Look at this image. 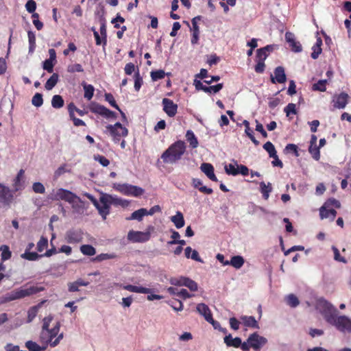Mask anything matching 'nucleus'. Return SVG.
Listing matches in <instances>:
<instances>
[{
  "label": "nucleus",
  "mask_w": 351,
  "mask_h": 351,
  "mask_svg": "<svg viewBox=\"0 0 351 351\" xmlns=\"http://www.w3.org/2000/svg\"><path fill=\"white\" fill-rule=\"evenodd\" d=\"M97 209L99 214L105 220L110 213V206H121L122 207H127L129 205V202L121 198L112 196L107 193H103L99 197L98 201L93 195L90 193H86L84 194Z\"/></svg>",
  "instance_id": "obj_1"
},
{
  "label": "nucleus",
  "mask_w": 351,
  "mask_h": 351,
  "mask_svg": "<svg viewBox=\"0 0 351 351\" xmlns=\"http://www.w3.org/2000/svg\"><path fill=\"white\" fill-rule=\"evenodd\" d=\"M51 199L55 201L63 200L71 205L73 213H82L84 211V202L80 197L71 191L62 188L58 189L51 194Z\"/></svg>",
  "instance_id": "obj_2"
},
{
  "label": "nucleus",
  "mask_w": 351,
  "mask_h": 351,
  "mask_svg": "<svg viewBox=\"0 0 351 351\" xmlns=\"http://www.w3.org/2000/svg\"><path fill=\"white\" fill-rule=\"evenodd\" d=\"M53 319V317L51 315L43 319L41 338L44 339V335H47V339L45 340L46 342L49 343L51 347H55L63 339L64 335L63 333L58 335L60 328V322H57L55 326L51 329H49V325Z\"/></svg>",
  "instance_id": "obj_3"
},
{
  "label": "nucleus",
  "mask_w": 351,
  "mask_h": 351,
  "mask_svg": "<svg viewBox=\"0 0 351 351\" xmlns=\"http://www.w3.org/2000/svg\"><path fill=\"white\" fill-rule=\"evenodd\" d=\"M186 151V145L184 141L178 140L172 143L162 154L160 158L165 164H175L182 158Z\"/></svg>",
  "instance_id": "obj_4"
},
{
  "label": "nucleus",
  "mask_w": 351,
  "mask_h": 351,
  "mask_svg": "<svg viewBox=\"0 0 351 351\" xmlns=\"http://www.w3.org/2000/svg\"><path fill=\"white\" fill-rule=\"evenodd\" d=\"M316 308L323 315L324 319L329 323L337 314V308L326 299L321 298L317 300Z\"/></svg>",
  "instance_id": "obj_5"
},
{
  "label": "nucleus",
  "mask_w": 351,
  "mask_h": 351,
  "mask_svg": "<svg viewBox=\"0 0 351 351\" xmlns=\"http://www.w3.org/2000/svg\"><path fill=\"white\" fill-rule=\"evenodd\" d=\"M328 324L335 326L340 332L351 333V319L346 315L337 316L336 314Z\"/></svg>",
  "instance_id": "obj_6"
},
{
  "label": "nucleus",
  "mask_w": 351,
  "mask_h": 351,
  "mask_svg": "<svg viewBox=\"0 0 351 351\" xmlns=\"http://www.w3.org/2000/svg\"><path fill=\"white\" fill-rule=\"evenodd\" d=\"M106 130L110 133L114 143H118L121 137H125L128 134V130L121 123L117 122L114 125H108Z\"/></svg>",
  "instance_id": "obj_7"
},
{
  "label": "nucleus",
  "mask_w": 351,
  "mask_h": 351,
  "mask_svg": "<svg viewBox=\"0 0 351 351\" xmlns=\"http://www.w3.org/2000/svg\"><path fill=\"white\" fill-rule=\"evenodd\" d=\"M248 347V351L252 348L255 351H260L261 349L267 343V340L265 337L259 335L257 332L251 334L246 341Z\"/></svg>",
  "instance_id": "obj_8"
},
{
  "label": "nucleus",
  "mask_w": 351,
  "mask_h": 351,
  "mask_svg": "<svg viewBox=\"0 0 351 351\" xmlns=\"http://www.w3.org/2000/svg\"><path fill=\"white\" fill-rule=\"evenodd\" d=\"M114 188L125 195L139 197L144 193L142 188L129 184H119Z\"/></svg>",
  "instance_id": "obj_9"
},
{
  "label": "nucleus",
  "mask_w": 351,
  "mask_h": 351,
  "mask_svg": "<svg viewBox=\"0 0 351 351\" xmlns=\"http://www.w3.org/2000/svg\"><path fill=\"white\" fill-rule=\"evenodd\" d=\"M90 110L93 113L99 114L106 119H117V114L114 112L101 104H93Z\"/></svg>",
  "instance_id": "obj_10"
},
{
  "label": "nucleus",
  "mask_w": 351,
  "mask_h": 351,
  "mask_svg": "<svg viewBox=\"0 0 351 351\" xmlns=\"http://www.w3.org/2000/svg\"><path fill=\"white\" fill-rule=\"evenodd\" d=\"M224 343L228 347H233L235 348H241L243 351H248V347L245 342L242 343L240 337L233 338L231 334L226 335L223 339Z\"/></svg>",
  "instance_id": "obj_11"
},
{
  "label": "nucleus",
  "mask_w": 351,
  "mask_h": 351,
  "mask_svg": "<svg viewBox=\"0 0 351 351\" xmlns=\"http://www.w3.org/2000/svg\"><path fill=\"white\" fill-rule=\"evenodd\" d=\"M44 289L43 287H38L34 285H28V284L21 287L20 289H16L19 299L24 298L27 296H30L40 291H42Z\"/></svg>",
  "instance_id": "obj_12"
},
{
  "label": "nucleus",
  "mask_w": 351,
  "mask_h": 351,
  "mask_svg": "<svg viewBox=\"0 0 351 351\" xmlns=\"http://www.w3.org/2000/svg\"><path fill=\"white\" fill-rule=\"evenodd\" d=\"M128 239L133 242H145L149 240L150 233L149 232L130 230L128 232Z\"/></svg>",
  "instance_id": "obj_13"
},
{
  "label": "nucleus",
  "mask_w": 351,
  "mask_h": 351,
  "mask_svg": "<svg viewBox=\"0 0 351 351\" xmlns=\"http://www.w3.org/2000/svg\"><path fill=\"white\" fill-rule=\"evenodd\" d=\"M163 110L169 117H173L178 112V105L171 99L164 98L162 101Z\"/></svg>",
  "instance_id": "obj_14"
},
{
  "label": "nucleus",
  "mask_w": 351,
  "mask_h": 351,
  "mask_svg": "<svg viewBox=\"0 0 351 351\" xmlns=\"http://www.w3.org/2000/svg\"><path fill=\"white\" fill-rule=\"evenodd\" d=\"M13 199V195L10 189L0 184V203L9 206Z\"/></svg>",
  "instance_id": "obj_15"
},
{
  "label": "nucleus",
  "mask_w": 351,
  "mask_h": 351,
  "mask_svg": "<svg viewBox=\"0 0 351 351\" xmlns=\"http://www.w3.org/2000/svg\"><path fill=\"white\" fill-rule=\"evenodd\" d=\"M348 101V95L346 93H341L339 95L333 96L332 103L335 108H344Z\"/></svg>",
  "instance_id": "obj_16"
},
{
  "label": "nucleus",
  "mask_w": 351,
  "mask_h": 351,
  "mask_svg": "<svg viewBox=\"0 0 351 351\" xmlns=\"http://www.w3.org/2000/svg\"><path fill=\"white\" fill-rule=\"evenodd\" d=\"M274 77L272 75H271L270 77L271 82L273 84H275L276 82L283 84L287 81L285 69L282 66H277L274 70Z\"/></svg>",
  "instance_id": "obj_17"
},
{
  "label": "nucleus",
  "mask_w": 351,
  "mask_h": 351,
  "mask_svg": "<svg viewBox=\"0 0 351 351\" xmlns=\"http://www.w3.org/2000/svg\"><path fill=\"white\" fill-rule=\"evenodd\" d=\"M286 41L289 43L291 50L294 52H300L302 50V45L299 42L295 41V36L291 32H287L285 34Z\"/></svg>",
  "instance_id": "obj_18"
},
{
  "label": "nucleus",
  "mask_w": 351,
  "mask_h": 351,
  "mask_svg": "<svg viewBox=\"0 0 351 351\" xmlns=\"http://www.w3.org/2000/svg\"><path fill=\"white\" fill-rule=\"evenodd\" d=\"M82 233L80 230H71L66 232V240L69 243H78L82 241Z\"/></svg>",
  "instance_id": "obj_19"
},
{
  "label": "nucleus",
  "mask_w": 351,
  "mask_h": 351,
  "mask_svg": "<svg viewBox=\"0 0 351 351\" xmlns=\"http://www.w3.org/2000/svg\"><path fill=\"white\" fill-rule=\"evenodd\" d=\"M200 169L210 180L213 182H218L217 178L214 173V167L210 163H202L200 166Z\"/></svg>",
  "instance_id": "obj_20"
},
{
  "label": "nucleus",
  "mask_w": 351,
  "mask_h": 351,
  "mask_svg": "<svg viewBox=\"0 0 351 351\" xmlns=\"http://www.w3.org/2000/svg\"><path fill=\"white\" fill-rule=\"evenodd\" d=\"M325 204L321 207L319 210V215L321 219L330 218L333 221L337 215V211L334 208H328Z\"/></svg>",
  "instance_id": "obj_21"
},
{
  "label": "nucleus",
  "mask_w": 351,
  "mask_h": 351,
  "mask_svg": "<svg viewBox=\"0 0 351 351\" xmlns=\"http://www.w3.org/2000/svg\"><path fill=\"white\" fill-rule=\"evenodd\" d=\"M243 324L248 328L258 329L259 325L258 322L253 316L243 315L241 317Z\"/></svg>",
  "instance_id": "obj_22"
},
{
  "label": "nucleus",
  "mask_w": 351,
  "mask_h": 351,
  "mask_svg": "<svg viewBox=\"0 0 351 351\" xmlns=\"http://www.w3.org/2000/svg\"><path fill=\"white\" fill-rule=\"evenodd\" d=\"M197 311L202 315H203L206 321L212 320V313L209 307L204 304L200 303L197 305Z\"/></svg>",
  "instance_id": "obj_23"
},
{
  "label": "nucleus",
  "mask_w": 351,
  "mask_h": 351,
  "mask_svg": "<svg viewBox=\"0 0 351 351\" xmlns=\"http://www.w3.org/2000/svg\"><path fill=\"white\" fill-rule=\"evenodd\" d=\"M192 185L195 189H197L201 193L204 194H212L213 191L210 188H208L202 185V182L198 178L192 179Z\"/></svg>",
  "instance_id": "obj_24"
},
{
  "label": "nucleus",
  "mask_w": 351,
  "mask_h": 351,
  "mask_svg": "<svg viewBox=\"0 0 351 351\" xmlns=\"http://www.w3.org/2000/svg\"><path fill=\"white\" fill-rule=\"evenodd\" d=\"M122 288L125 290L129 291L130 292L138 293H149L152 292V290L149 288L143 287H138L132 285H127L121 286Z\"/></svg>",
  "instance_id": "obj_25"
},
{
  "label": "nucleus",
  "mask_w": 351,
  "mask_h": 351,
  "mask_svg": "<svg viewBox=\"0 0 351 351\" xmlns=\"http://www.w3.org/2000/svg\"><path fill=\"white\" fill-rule=\"evenodd\" d=\"M89 282L84 281V280L79 278L76 281L68 283V290L69 292L79 291V287L82 286H88Z\"/></svg>",
  "instance_id": "obj_26"
},
{
  "label": "nucleus",
  "mask_w": 351,
  "mask_h": 351,
  "mask_svg": "<svg viewBox=\"0 0 351 351\" xmlns=\"http://www.w3.org/2000/svg\"><path fill=\"white\" fill-rule=\"evenodd\" d=\"M185 137L187 142L189 143L190 147L192 149H195L198 147L199 142L197 138L196 137V136L195 135L194 132L192 130H187L186 132Z\"/></svg>",
  "instance_id": "obj_27"
},
{
  "label": "nucleus",
  "mask_w": 351,
  "mask_h": 351,
  "mask_svg": "<svg viewBox=\"0 0 351 351\" xmlns=\"http://www.w3.org/2000/svg\"><path fill=\"white\" fill-rule=\"evenodd\" d=\"M171 221L178 229L182 228L185 223L183 214L180 211H178L176 215L172 216L171 217Z\"/></svg>",
  "instance_id": "obj_28"
},
{
  "label": "nucleus",
  "mask_w": 351,
  "mask_h": 351,
  "mask_svg": "<svg viewBox=\"0 0 351 351\" xmlns=\"http://www.w3.org/2000/svg\"><path fill=\"white\" fill-rule=\"evenodd\" d=\"M145 215H147V210L145 208H141L134 212H133L131 216L128 218V219L133 220L136 219L138 221H141L143 217Z\"/></svg>",
  "instance_id": "obj_29"
},
{
  "label": "nucleus",
  "mask_w": 351,
  "mask_h": 351,
  "mask_svg": "<svg viewBox=\"0 0 351 351\" xmlns=\"http://www.w3.org/2000/svg\"><path fill=\"white\" fill-rule=\"evenodd\" d=\"M28 41H29V53L32 54L34 52L36 44V36L34 32L29 31L27 32Z\"/></svg>",
  "instance_id": "obj_30"
},
{
  "label": "nucleus",
  "mask_w": 351,
  "mask_h": 351,
  "mask_svg": "<svg viewBox=\"0 0 351 351\" xmlns=\"http://www.w3.org/2000/svg\"><path fill=\"white\" fill-rule=\"evenodd\" d=\"M45 302V301L41 302L36 306H34L31 307L27 312V321L28 322H32L36 316L39 308H40L41 305Z\"/></svg>",
  "instance_id": "obj_31"
},
{
  "label": "nucleus",
  "mask_w": 351,
  "mask_h": 351,
  "mask_svg": "<svg viewBox=\"0 0 351 351\" xmlns=\"http://www.w3.org/2000/svg\"><path fill=\"white\" fill-rule=\"evenodd\" d=\"M0 252H1V256L2 262L9 260L12 256V252L7 245H2L0 247Z\"/></svg>",
  "instance_id": "obj_32"
},
{
  "label": "nucleus",
  "mask_w": 351,
  "mask_h": 351,
  "mask_svg": "<svg viewBox=\"0 0 351 351\" xmlns=\"http://www.w3.org/2000/svg\"><path fill=\"white\" fill-rule=\"evenodd\" d=\"M244 264V259L241 256H234L232 257L229 265H232L236 269L241 268Z\"/></svg>",
  "instance_id": "obj_33"
},
{
  "label": "nucleus",
  "mask_w": 351,
  "mask_h": 351,
  "mask_svg": "<svg viewBox=\"0 0 351 351\" xmlns=\"http://www.w3.org/2000/svg\"><path fill=\"white\" fill-rule=\"evenodd\" d=\"M58 77L59 76L58 73H53L45 83V88L48 90H51L58 83Z\"/></svg>",
  "instance_id": "obj_34"
},
{
  "label": "nucleus",
  "mask_w": 351,
  "mask_h": 351,
  "mask_svg": "<svg viewBox=\"0 0 351 351\" xmlns=\"http://www.w3.org/2000/svg\"><path fill=\"white\" fill-rule=\"evenodd\" d=\"M80 252L86 256H93L96 254L95 248L91 245L85 244L80 246Z\"/></svg>",
  "instance_id": "obj_35"
},
{
  "label": "nucleus",
  "mask_w": 351,
  "mask_h": 351,
  "mask_svg": "<svg viewBox=\"0 0 351 351\" xmlns=\"http://www.w3.org/2000/svg\"><path fill=\"white\" fill-rule=\"evenodd\" d=\"M260 187H261V192L263 194V197L265 199H267L269 193H271L272 190V187L270 183H268L267 185L264 182H261L260 183Z\"/></svg>",
  "instance_id": "obj_36"
},
{
  "label": "nucleus",
  "mask_w": 351,
  "mask_h": 351,
  "mask_svg": "<svg viewBox=\"0 0 351 351\" xmlns=\"http://www.w3.org/2000/svg\"><path fill=\"white\" fill-rule=\"evenodd\" d=\"M64 101L62 96L55 95L51 99V106L53 108L58 109L64 106Z\"/></svg>",
  "instance_id": "obj_37"
},
{
  "label": "nucleus",
  "mask_w": 351,
  "mask_h": 351,
  "mask_svg": "<svg viewBox=\"0 0 351 351\" xmlns=\"http://www.w3.org/2000/svg\"><path fill=\"white\" fill-rule=\"evenodd\" d=\"M327 80H320L317 83L313 84L312 90L324 92L326 90Z\"/></svg>",
  "instance_id": "obj_38"
},
{
  "label": "nucleus",
  "mask_w": 351,
  "mask_h": 351,
  "mask_svg": "<svg viewBox=\"0 0 351 351\" xmlns=\"http://www.w3.org/2000/svg\"><path fill=\"white\" fill-rule=\"evenodd\" d=\"M286 302L292 308L296 307L300 304L298 298L293 293H291L286 297Z\"/></svg>",
  "instance_id": "obj_39"
},
{
  "label": "nucleus",
  "mask_w": 351,
  "mask_h": 351,
  "mask_svg": "<svg viewBox=\"0 0 351 351\" xmlns=\"http://www.w3.org/2000/svg\"><path fill=\"white\" fill-rule=\"evenodd\" d=\"M43 255L38 254L37 252H31L25 251V253L21 254V257L28 261H36L38 258L43 257Z\"/></svg>",
  "instance_id": "obj_40"
},
{
  "label": "nucleus",
  "mask_w": 351,
  "mask_h": 351,
  "mask_svg": "<svg viewBox=\"0 0 351 351\" xmlns=\"http://www.w3.org/2000/svg\"><path fill=\"white\" fill-rule=\"evenodd\" d=\"M25 347L29 351H43L45 349V347H41L33 341H27L25 343Z\"/></svg>",
  "instance_id": "obj_41"
},
{
  "label": "nucleus",
  "mask_w": 351,
  "mask_h": 351,
  "mask_svg": "<svg viewBox=\"0 0 351 351\" xmlns=\"http://www.w3.org/2000/svg\"><path fill=\"white\" fill-rule=\"evenodd\" d=\"M169 74V73H167V75ZM150 75H151L152 80L155 82L158 80L163 79L165 77L166 73L163 70L160 69V70H156V71H152L150 73Z\"/></svg>",
  "instance_id": "obj_42"
},
{
  "label": "nucleus",
  "mask_w": 351,
  "mask_h": 351,
  "mask_svg": "<svg viewBox=\"0 0 351 351\" xmlns=\"http://www.w3.org/2000/svg\"><path fill=\"white\" fill-rule=\"evenodd\" d=\"M116 257L117 255L115 254L102 253L95 256L93 258V261L101 262L108 259H113Z\"/></svg>",
  "instance_id": "obj_43"
},
{
  "label": "nucleus",
  "mask_w": 351,
  "mask_h": 351,
  "mask_svg": "<svg viewBox=\"0 0 351 351\" xmlns=\"http://www.w3.org/2000/svg\"><path fill=\"white\" fill-rule=\"evenodd\" d=\"M84 97L87 99L88 100H90L94 95V87L91 84H85L84 85Z\"/></svg>",
  "instance_id": "obj_44"
},
{
  "label": "nucleus",
  "mask_w": 351,
  "mask_h": 351,
  "mask_svg": "<svg viewBox=\"0 0 351 351\" xmlns=\"http://www.w3.org/2000/svg\"><path fill=\"white\" fill-rule=\"evenodd\" d=\"M308 152L315 160H318L319 159V147H318L317 145H310L308 147Z\"/></svg>",
  "instance_id": "obj_45"
},
{
  "label": "nucleus",
  "mask_w": 351,
  "mask_h": 351,
  "mask_svg": "<svg viewBox=\"0 0 351 351\" xmlns=\"http://www.w3.org/2000/svg\"><path fill=\"white\" fill-rule=\"evenodd\" d=\"M263 148L268 152L269 157L276 156V150L274 145L270 142L267 141L263 145Z\"/></svg>",
  "instance_id": "obj_46"
},
{
  "label": "nucleus",
  "mask_w": 351,
  "mask_h": 351,
  "mask_svg": "<svg viewBox=\"0 0 351 351\" xmlns=\"http://www.w3.org/2000/svg\"><path fill=\"white\" fill-rule=\"evenodd\" d=\"M32 104L36 107H40L43 104V95L41 93H36L32 99Z\"/></svg>",
  "instance_id": "obj_47"
},
{
  "label": "nucleus",
  "mask_w": 351,
  "mask_h": 351,
  "mask_svg": "<svg viewBox=\"0 0 351 351\" xmlns=\"http://www.w3.org/2000/svg\"><path fill=\"white\" fill-rule=\"evenodd\" d=\"M143 84V78L141 76L139 71L135 73L134 74V89L136 91H138Z\"/></svg>",
  "instance_id": "obj_48"
},
{
  "label": "nucleus",
  "mask_w": 351,
  "mask_h": 351,
  "mask_svg": "<svg viewBox=\"0 0 351 351\" xmlns=\"http://www.w3.org/2000/svg\"><path fill=\"white\" fill-rule=\"evenodd\" d=\"M24 170L23 169H21L18 173H17V176L16 177V178L14 179V188L16 191L19 190L21 189V180L23 179V176H24Z\"/></svg>",
  "instance_id": "obj_49"
},
{
  "label": "nucleus",
  "mask_w": 351,
  "mask_h": 351,
  "mask_svg": "<svg viewBox=\"0 0 351 351\" xmlns=\"http://www.w3.org/2000/svg\"><path fill=\"white\" fill-rule=\"evenodd\" d=\"M67 71L71 73H73L75 72L81 73L84 71V69L80 64L75 63L74 64L68 66Z\"/></svg>",
  "instance_id": "obj_50"
},
{
  "label": "nucleus",
  "mask_w": 351,
  "mask_h": 351,
  "mask_svg": "<svg viewBox=\"0 0 351 351\" xmlns=\"http://www.w3.org/2000/svg\"><path fill=\"white\" fill-rule=\"evenodd\" d=\"M105 99L106 101H108L111 106L114 108L115 109L120 110V108L117 104L116 101L113 97V95L111 93H106L105 95Z\"/></svg>",
  "instance_id": "obj_51"
},
{
  "label": "nucleus",
  "mask_w": 351,
  "mask_h": 351,
  "mask_svg": "<svg viewBox=\"0 0 351 351\" xmlns=\"http://www.w3.org/2000/svg\"><path fill=\"white\" fill-rule=\"evenodd\" d=\"M48 246V240L47 238L42 237L37 243V250L40 252H43Z\"/></svg>",
  "instance_id": "obj_52"
},
{
  "label": "nucleus",
  "mask_w": 351,
  "mask_h": 351,
  "mask_svg": "<svg viewBox=\"0 0 351 351\" xmlns=\"http://www.w3.org/2000/svg\"><path fill=\"white\" fill-rule=\"evenodd\" d=\"M94 159L99 162L101 165L103 167H107L110 164V160L106 158L105 156L99 154H97L94 156Z\"/></svg>",
  "instance_id": "obj_53"
},
{
  "label": "nucleus",
  "mask_w": 351,
  "mask_h": 351,
  "mask_svg": "<svg viewBox=\"0 0 351 351\" xmlns=\"http://www.w3.org/2000/svg\"><path fill=\"white\" fill-rule=\"evenodd\" d=\"M186 282H184V287H188L191 291H196L198 289V285L194 280L187 278Z\"/></svg>",
  "instance_id": "obj_54"
},
{
  "label": "nucleus",
  "mask_w": 351,
  "mask_h": 351,
  "mask_svg": "<svg viewBox=\"0 0 351 351\" xmlns=\"http://www.w3.org/2000/svg\"><path fill=\"white\" fill-rule=\"evenodd\" d=\"M225 171L227 174L237 176L239 174L238 167L236 168L235 166L232 164H229L225 167Z\"/></svg>",
  "instance_id": "obj_55"
},
{
  "label": "nucleus",
  "mask_w": 351,
  "mask_h": 351,
  "mask_svg": "<svg viewBox=\"0 0 351 351\" xmlns=\"http://www.w3.org/2000/svg\"><path fill=\"white\" fill-rule=\"evenodd\" d=\"M19 297L18 293H17L16 290H14L10 293H8L5 296L3 302H10V301H13V300H19Z\"/></svg>",
  "instance_id": "obj_56"
},
{
  "label": "nucleus",
  "mask_w": 351,
  "mask_h": 351,
  "mask_svg": "<svg viewBox=\"0 0 351 351\" xmlns=\"http://www.w3.org/2000/svg\"><path fill=\"white\" fill-rule=\"evenodd\" d=\"M54 63L53 61L47 59L43 62V69L46 70L48 73H52L53 71Z\"/></svg>",
  "instance_id": "obj_57"
},
{
  "label": "nucleus",
  "mask_w": 351,
  "mask_h": 351,
  "mask_svg": "<svg viewBox=\"0 0 351 351\" xmlns=\"http://www.w3.org/2000/svg\"><path fill=\"white\" fill-rule=\"evenodd\" d=\"M285 151L287 153H293L295 156H299V153L298 151V146L295 144H287L285 147Z\"/></svg>",
  "instance_id": "obj_58"
},
{
  "label": "nucleus",
  "mask_w": 351,
  "mask_h": 351,
  "mask_svg": "<svg viewBox=\"0 0 351 351\" xmlns=\"http://www.w3.org/2000/svg\"><path fill=\"white\" fill-rule=\"evenodd\" d=\"M33 191L36 193L43 194L45 192L44 185L40 182H34L32 186Z\"/></svg>",
  "instance_id": "obj_59"
},
{
  "label": "nucleus",
  "mask_w": 351,
  "mask_h": 351,
  "mask_svg": "<svg viewBox=\"0 0 351 351\" xmlns=\"http://www.w3.org/2000/svg\"><path fill=\"white\" fill-rule=\"evenodd\" d=\"M284 111L285 112L287 116H289L291 114H296V108L295 104H289L284 109Z\"/></svg>",
  "instance_id": "obj_60"
},
{
  "label": "nucleus",
  "mask_w": 351,
  "mask_h": 351,
  "mask_svg": "<svg viewBox=\"0 0 351 351\" xmlns=\"http://www.w3.org/2000/svg\"><path fill=\"white\" fill-rule=\"evenodd\" d=\"M332 249L334 252V258L335 261L341 262L343 263H347V261L346 260V258L340 255L339 251L336 247L332 246Z\"/></svg>",
  "instance_id": "obj_61"
},
{
  "label": "nucleus",
  "mask_w": 351,
  "mask_h": 351,
  "mask_svg": "<svg viewBox=\"0 0 351 351\" xmlns=\"http://www.w3.org/2000/svg\"><path fill=\"white\" fill-rule=\"evenodd\" d=\"M201 19H202L201 16H197L192 19L191 23H192L193 27H192L191 30H192L193 33L199 34V28L197 25V21H200Z\"/></svg>",
  "instance_id": "obj_62"
},
{
  "label": "nucleus",
  "mask_w": 351,
  "mask_h": 351,
  "mask_svg": "<svg viewBox=\"0 0 351 351\" xmlns=\"http://www.w3.org/2000/svg\"><path fill=\"white\" fill-rule=\"evenodd\" d=\"M25 8L29 13H33L36 9V3L34 0H28Z\"/></svg>",
  "instance_id": "obj_63"
},
{
  "label": "nucleus",
  "mask_w": 351,
  "mask_h": 351,
  "mask_svg": "<svg viewBox=\"0 0 351 351\" xmlns=\"http://www.w3.org/2000/svg\"><path fill=\"white\" fill-rule=\"evenodd\" d=\"M267 56L268 53L267 51H265V50L263 49L262 48L257 49L256 58L258 60L265 61Z\"/></svg>",
  "instance_id": "obj_64"
}]
</instances>
